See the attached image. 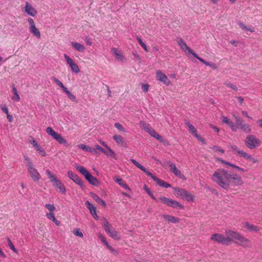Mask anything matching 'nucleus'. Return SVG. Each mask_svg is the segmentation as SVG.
I'll list each match as a JSON object with an SVG mask.
<instances>
[{
	"label": "nucleus",
	"mask_w": 262,
	"mask_h": 262,
	"mask_svg": "<svg viewBox=\"0 0 262 262\" xmlns=\"http://www.w3.org/2000/svg\"><path fill=\"white\" fill-rule=\"evenodd\" d=\"M211 179L213 182L225 189L229 188L230 186H239L243 184L241 176L223 168L215 170Z\"/></svg>",
	"instance_id": "1"
},
{
	"label": "nucleus",
	"mask_w": 262,
	"mask_h": 262,
	"mask_svg": "<svg viewBox=\"0 0 262 262\" xmlns=\"http://www.w3.org/2000/svg\"><path fill=\"white\" fill-rule=\"evenodd\" d=\"M46 173L55 189L58 190L61 193L65 194L66 193V188L61 181L58 180L49 169H47Z\"/></svg>",
	"instance_id": "2"
},
{
	"label": "nucleus",
	"mask_w": 262,
	"mask_h": 262,
	"mask_svg": "<svg viewBox=\"0 0 262 262\" xmlns=\"http://www.w3.org/2000/svg\"><path fill=\"white\" fill-rule=\"evenodd\" d=\"M24 158L25 163L27 167L28 172L31 178L34 182L38 181L40 179L39 173L37 171V169L35 168L34 165L28 156H25Z\"/></svg>",
	"instance_id": "3"
},
{
	"label": "nucleus",
	"mask_w": 262,
	"mask_h": 262,
	"mask_svg": "<svg viewBox=\"0 0 262 262\" xmlns=\"http://www.w3.org/2000/svg\"><path fill=\"white\" fill-rule=\"evenodd\" d=\"M75 167L77 170L84 176L85 178L90 184L94 186L98 184V181L97 178L93 176L85 167L80 165H77Z\"/></svg>",
	"instance_id": "4"
},
{
	"label": "nucleus",
	"mask_w": 262,
	"mask_h": 262,
	"mask_svg": "<svg viewBox=\"0 0 262 262\" xmlns=\"http://www.w3.org/2000/svg\"><path fill=\"white\" fill-rule=\"evenodd\" d=\"M246 145L250 149H254L260 144V141L253 135H248L245 140Z\"/></svg>",
	"instance_id": "5"
},
{
	"label": "nucleus",
	"mask_w": 262,
	"mask_h": 262,
	"mask_svg": "<svg viewBox=\"0 0 262 262\" xmlns=\"http://www.w3.org/2000/svg\"><path fill=\"white\" fill-rule=\"evenodd\" d=\"M46 132L59 144L63 145L67 144V140L62 137L60 134L55 132L52 127H48L46 128Z\"/></svg>",
	"instance_id": "6"
},
{
	"label": "nucleus",
	"mask_w": 262,
	"mask_h": 262,
	"mask_svg": "<svg viewBox=\"0 0 262 262\" xmlns=\"http://www.w3.org/2000/svg\"><path fill=\"white\" fill-rule=\"evenodd\" d=\"M178 45H179L180 48L185 52V54L190 58V54H192L194 57H195V54H196L188 46L186 45L185 41L182 38H179L177 40Z\"/></svg>",
	"instance_id": "7"
},
{
	"label": "nucleus",
	"mask_w": 262,
	"mask_h": 262,
	"mask_svg": "<svg viewBox=\"0 0 262 262\" xmlns=\"http://www.w3.org/2000/svg\"><path fill=\"white\" fill-rule=\"evenodd\" d=\"M104 228L105 231L110 236L116 240L120 239V236L118 235L117 232L113 227L110 226L109 223L107 220H105L104 222Z\"/></svg>",
	"instance_id": "8"
},
{
	"label": "nucleus",
	"mask_w": 262,
	"mask_h": 262,
	"mask_svg": "<svg viewBox=\"0 0 262 262\" xmlns=\"http://www.w3.org/2000/svg\"><path fill=\"white\" fill-rule=\"evenodd\" d=\"M63 56L67 64L69 65L71 71L76 74L80 72V69L74 60L66 54H64Z\"/></svg>",
	"instance_id": "9"
},
{
	"label": "nucleus",
	"mask_w": 262,
	"mask_h": 262,
	"mask_svg": "<svg viewBox=\"0 0 262 262\" xmlns=\"http://www.w3.org/2000/svg\"><path fill=\"white\" fill-rule=\"evenodd\" d=\"M28 21L29 25V31L34 36L37 38H40L41 36L39 30L36 27L35 22L32 18L29 17Z\"/></svg>",
	"instance_id": "10"
},
{
	"label": "nucleus",
	"mask_w": 262,
	"mask_h": 262,
	"mask_svg": "<svg viewBox=\"0 0 262 262\" xmlns=\"http://www.w3.org/2000/svg\"><path fill=\"white\" fill-rule=\"evenodd\" d=\"M225 234L227 245H229L232 241L237 239L239 233L230 230H226Z\"/></svg>",
	"instance_id": "11"
},
{
	"label": "nucleus",
	"mask_w": 262,
	"mask_h": 262,
	"mask_svg": "<svg viewBox=\"0 0 262 262\" xmlns=\"http://www.w3.org/2000/svg\"><path fill=\"white\" fill-rule=\"evenodd\" d=\"M24 11L27 15L32 17L35 16L37 14V10L35 9L32 5L28 2H26Z\"/></svg>",
	"instance_id": "12"
},
{
	"label": "nucleus",
	"mask_w": 262,
	"mask_h": 262,
	"mask_svg": "<svg viewBox=\"0 0 262 262\" xmlns=\"http://www.w3.org/2000/svg\"><path fill=\"white\" fill-rule=\"evenodd\" d=\"M236 240L238 241L236 243L243 247L246 248L251 246V242L250 240L244 237L241 234H239Z\"/></svg>",
	"instance_id": "13"
},
{
	"label": "nucleus",
	"mask_w": 262,
	"mask_h": 262,
	"mask_svg": "<svg viewBox=\"0 0 262 262\" xmlns=\"http://www.w3.org/2000/svg\"><path fill=\"white\" fill-rule=\"evenodd\" d=\"M210 238L212 241L216 242L218 243L227 245L226 237L223 234L214 233L211 235Z\"/></svg>",
	"instance_id": "14"
},
{
	"label": "nucleus",
	"mask_w": 262,
	"mask_h": 262,
	"mask_svg": "<svg viewBox=\"0 0 262 262\" xmlns=\"http://www.w3.org/2000/svg\"><path fill=\"white\" fill-rule=\"evenodd\" d=\"M170 171L172 172L176 176L180 179L186 180V177L182 173L181 171L177 168L176 165L173 163L169 164Z\"/></svg>",
	"instance_id": "15"
},
{
	"label": "nucleus",
	"mask_w": 262,
	"mask_h": 262,
	"mask_svg": "<svg viewBox=\"0 0 262 262\" xmlns=\"http://www.w3.org/2000/svg\"><path fill=\"white\" fill-rule=\"evenodd\" d=\"M221 119L223 122L227 124L233 132H237V127L235 126L234 123L230 119L225 116H222Z\"/></svg>",
	"instance_id": "16"
},
{
	"label": "nucleus",
	"mask_w": 262,
	"mask_h": 262,
	"mask_svg": "<svg viewBox=\"0 0 262 262\" xmlns=\"http://www.w3.org/2000/svg\"><path fill=\"white\" fill-rule=\"evenodd\" d=\"M68 175L69 178L73 180L75 183L77 184L80 186H82L83 185L82 180L79 178V177L77 174L74 173L71 171H69L68 172Z\"/></svg>",
	"instance_id": "17"
},
{
	"label": "nucleus",
	"mask_w": 262,
	"mask_h": 262,
	"mask_svg": "<svg viewBox=\"0 0 262 262\" xmlns=\"http://www.w3.org/2000/svg\"><path fill=\"white\" fill-rule=\"evenodd\" d=\"M195 54V57L196 58H197L199 61H200L202 63L205 64L206 66L210 67L211 69H212L213 70H215L217 68V66L215 63L207 62L206 60H205L204 59L200 57L196 54Z\"/></svg>",
	"instance_id": "18"
},
{
	"label": "nucleus",
	"mask_w": 262,
	"mask_h": 262,
	"mask_svg": "<svg viewBox=\"0 0 262 262\" xmlns=\"http://www.w3.org/2000/svg\"><path fill=\"white\" fill-rule=\"evenodd\" d=\"M90 196L99 204L105 207L106 206V203L104 201L101 199L97 194L93 192L90 193Z\"/></svg>",
	"instance_id": "19"
},
{
	"label": "nucleus",
	"mask_w": 262,
	"mask_h": 262,
	"mask_svg": "<svg viewBox=\"0 0 262 262\" xmlns=\"http://www.w3.org/2000/svg\"><path fill=\"white\" fill-rule=\"evenodd\" d=\"M162 217L167 221H168V223L176 224L180 222V219L179 218L170 215L163 214Z\"/></svg>",
	"instance_id": "20"
},
{
	"label": "nucleus",
	"mask_w": 262,
	"mask_h": 262,
	"mask_svg": "<svg viewBox=\"0 0 262 262\" xmlns=\"http://www.w3.org/2000/svg\"><path fill=\"white\" fill-rule=\"evenodd\" d=\"M174 193L178 198L184 199L186 190L180 188H174Z\"/></svg>",
	"instance_id": "21"
},
{
	"label": "nucleus",
	"mask_w": 262,
	"mask_h": 262,
	"mask_svg": "<svg viewBox=\"0 0 262 262\" xmlns=\"http://www.w3.org/2000/svg\"><path fill=\"white\" fill-rule=\"evenodd\" d=\"M243 227L247 229L249 231L258 232L259 228L256 226L250 224L248 222H245L243 224Z\"/></svg>",
	"instance_id": "22"
},
{
	"label": "nucleus",
	"mask_w": 262,
	"mask_h": 262,
	"mask_svg": "<svg viewBox=\"0 0 262 262\" xmlns=\"http://www.w3.org/2000/svg\"><path fill=\"white\" fill-rule=\"evenodd\" d=\"M112 52L114 55L115 56L117 59L124 61L125 60V58L123 56V55L121 53L120 51L117 48H114L112 49Z\"/></svg>",
	"instance_id": "23"
},
{
	"label": "nucleus",
	"mask_w": 262,
	"mask_h": 262,
	"mask_svg": "<svg viewBox=\"0 0 262 262\" xmlns=\"http://www.w3.org/2000/svg\"><path fill=\"white\" fill-rule=\"evenodd\" d=\"M238 128L241 129L242 132L247 134L250 133L252 131L251 126L245 122H244L240 125V126L238 127Z\"/></svg>",
	"instance_id": "24"
},
{
	"label": "nucleus",
	"mask_w": 262,
	"mask_h": 262,
	"mask_svg": "<svg viewBox=\"0 0 262 262\" xmlns=\"http://www.w3.org/2000/svg\"><path fill=\"white\" fill-rule=\"evenodd\" d=\"M72 46L77 51L80 52H83L85 50V47L81 43H78L75 41H72L71 42Z\"/></svg>",
	"instance_id": "25"
},
{
	"label": "nucleus",
	"mask_w": 262,
	"mask_h": 262,
	"mask_svg": "<svg viewBox=\"0 0 262 262\" xmlns=\"http://www.w3.org/2000/svg\"><path fill=\"white\" fill-rule=\"evenodd\" d=\"M156 77L157 80L161 82H165L167 80L166 75L160 70L157 71Z\"/></svg>",
	"instance_id": "26"
},
{
	"label": "nucleus",
	"mask_w": 262,
	"mask_h": 262,
	"mask_svg": "<svg viewBox=\"0 0 262 262\" xmlns=\"http://www.w3.org/2000/svg\"><path fill=\"white\" fill-rule=\"evenodd\" d=\"M113 139L116 141V142L119 145L122 146H125L126 145L125 142L123 139V138L120 135H116L113 136Z\"/></svg>",
	"instance_id": "27"
},
{
	"label": "nucleus",
	"mask_w": 262,
	"mask_h": 262,
	"mask_svg": "<svg viewBox=\"0 0 262 262\" xmlns=\"http://www.w3.org/2000/svg\"><path fill=\"white\" fill-rule=\"evenodd\" d=\"M115 182H116L117 183H118L120 186H121L123 188L129 190V187L126 184V183L121 178H114Z\"/></svg>",
	"instance_id": "28"
},
{
	"label": "nucleus",
	"mask_w": 262,
	"mask_h": 262,
	"mask_svg": "<svg viewBox=\"0 0 262 262\" xmlns=\"http://www.w3.org/2000/svg\"><path fill=\"white\" fill-rule=\"evenodd\" d=\"M46 217L50 220H52L56 225L59 226L60 224V223L59 221H58L56 217H55V215L54 214V213L53 212H49L47 213L46 214Z\"/></svg>",
	"instance_id": "29"
},
{
	"label": "nucleus",
	"mask_w": 262,
	"mask_h": 262,
	"mask_svg": "<svg viewBox=\"0 0 262 262\" xmlns=\"http://www.w3.org/2000/svg\"><path fill=\"white\" fill-rule=\"evenodd\" d=\"M154 181L157 183L158 185L164 188H168L171 186L170 184L158 178H154Z\"/></svg>",
	"instance_id": "30"
},
{
	"label": "nucleus",
	"mask_w": 262,
	"mask_h": 262,
	"mask_svg": "<svg viewBox=\"0 0 262 262\" xmlns=\"http://www.w3.org/2000/svg\"><path fill=\"white\" fill-rule=\"evenodd\" d=\"M12 93L13 96L12 97V99L16 102H18L20 100V97L18 94V92L16 90V88L14 86V85H12Z\"/></svg>",
	"instance_id": "31"
},
{
	"label": "nucleus",
	"mask_w": 262,
	"mask_h": 262,
	"mask_svg": "<svg viewBox=\"0 0 262 262\" xmlns=\"http://www.w3.org/2000/svg\"><path fill=\"white\" fill-rule=\"evenodd\" d=\"M170 207H173L174 208H179V209H183L184 207L183 205L180 204L178 201L171 200L170 203Z\"/></svg>",
	"instance_id": "32"
},
{
	"label": "nucleus",
	"mask_w": 262,
	"mask_h": 262,
	"mask_svg": "<svg viewBox=\"0 0 262 262\" xmlns=\"http://www.w3.org/2000/svg\"><path fill=\"white\" fill-rule=\"evenodd\" d=\"M79 147L81 149H82V150H84V151H89V152H96V151L95 150V149L94 148H92L90 147H89V146H87L86 145H84V144H80L78 145Z\"/></svg>",
	"instance_id": "33"
},
{
	"label": "nucleus",
	"mask_w": 262,
	"mask_h": 262,
	"mask_svg": "<svg viewBox=\"0 0 262 262\" xmlns=\"http://www.w3.org/2000/svg\"><path fill=\"white\" fill-rule=\"evenodd\" d=\"M107 150H105V152L104 154L108 157H113L115 159H117L116 154L114 151L112 150L110 147L108 148H107Z\"/></svg>",
	"instance_id": "34"
},
{
	"label": "nucleus",
	"mask_w": 262,
	"mask_h": 262,
	"mask_svg": "<svg viewBox=\"0 0 262 262\" xmlns=\"http://www.w3.org/2000/svg\"><path fill=\"white\" fill-rule=\"evenodd\" d=\"M210 148L212 149L214 152L217 153L219 155H223L224 154V150L221 148L219 146H213L210 147Z\"/></svg>",
	"instance_id": "35"
},
{
	"label": "nucleus",
	"mask_w": 262,
	"mask_h": 262,
	"mask_svg": "<svg viewBox=\"0 0 262 262\" xmlns=\"http://www.w3.org/2000/svg\"><path fill=\"white\" fill-rule=\"evenodd\" d=\"M217 160L219 162H220L222 164H226V165H228L229 166H230L231 167H233V168H235L236 169H239V167L237 166H236L234 164H231L228 162H227L221 158H217Z\"/></svg>",
	"instance_id": "36"
},
{
	"label": "nucleus",
	"mask_w": 262,
	"mask_h": 262,
	"mask_svg": "<svg viewBox=\"0 0 262 262\" xmlns=\"http://www.w3.org/2000/svg\"><path fill=\"white\" fill-rule=\"evenodd\" d=\"M159 200L160 201H161L163 204H165L167 206H169L171 199L165 196H161L159 198Z\"/></svg>",
	"instance_id": "37"
},
{
	"label": "nucleus",
	"mask_w": 262,
	"mask_h": 262,
	"mask_svg": "<svg viewBox=\"0 0 262 262\" xmlns=\"http://www.w3.org/2000/svg\"><path fill=\"white\" fill-rule=\"evenodd\" d=\"M194 199V196L192 194L186 191L183 199H185L187 201L190 202L193 201Z\"/></svg>",
	"instance_id": "38"
},
{
	"label": "nucleus",
	"mask_w": 262,
	"mask_h": 262,
	"mask_svg": "<svg viewBox=\"0 0 262 262\" xmlns=\"http://www.w3.org/2000/svg\"><path fill=\"white\" fill-rule=\"evenodd\" d=\"M187 126L188 127L189 132L191 133L194 136L196 134V129L194 128V127L189 122H187L186 123Z\"/></svg>",
	"instance_id": "39"
},
{
	"label": "nucleus",
	"mask_w": 262,
	"mask_h": 262,
	"mask_svg": "<svg viewBox=\"0 0 262 262\" xmlns=\"http://www.w3.org/2000/svg\"><path fill=\"white\" fill-rule=\"evenodd\" d=\"M233 118L235 119V122L236 123V126L238 127L240 125H241L244 122V120L242 118L239 117L238 116L233 115Z\"/></svg>",
	"instance_id": "40"
},
{
	"label": "nucleus",
	"mask_w": 262,
	"mask_h": 262,
	"mask_svg": "<svg viewBox=\"0 0 262 262\" xmlns=\"http://www.w3.org/2000/svg\"><path fill=\"white\" fill-rule=\"evenodd\" d=\"M35 149L38 151V152L41 155L42 157H45L46 156V152L45 149L40 145H38L35 147Z\"/></svg>",
	"instance_id": "41"
},
{
	"label": "nucleus",
	"mask_w": 262,
	"mask_h": 262,
	"mask_svg": "<svg viewBox=\"0 0 262 262\" xmlns=\"http://www.w3.org/2000/svg\"><path fill=\"white\" fill-rule=\"evenodd\" d=\"M85 204L90 212H92L96 210V208L88 201H86Z\"/></svg>",
	"instance_id": "42"
},
{
	"label": "nucleus",
	"mask_w": 262,
	"mask_h": 262,
	"mask_svg": "<svg viewBox=\"0 0 262 262\" xmlns=\"http://www.w3.org/2000/svg\"><path fill=\"white\" fill-rule=\"evenodd\" d=\"M130 161L135 165H136L140 169H141V170H144V167L141 165L140 163H139L136 160L132 159L130 160Z\"/></svg>",
	"instance_id": "43"
},
{
	"label": "nucleus",
	"mask_w": 262,
	"mask_h": 262,
	"mask_svg": "<svg viewBox=\"0 0 262 262\" xmlns=\"http://www.w3.org/2000/svg\"><path fill=\"white\" fill-rule=\"evenodd\" d=\"M7 241H8V246H9V247L10 248V249L15 253H17V251L16 250V249L15 248L14 246L13 245L12 242H11V241L10 240V239L8 237L7 238Z\"/></svg>",
	"instance_id": "44"
},
{
	"label": "nucleus",
	"mask_w": 262,
	"mask_h": 262,
	"mask_svg": "<svg viewBox=\"0 0 262 262\" xmlns=\"http://www.w3.org/2000/svg\"><path fill=\"white\" fill-rule=\"evenodd\" d=\"M239 155L247 160L251 155L242 150L241 151H239Z\"/></svg>",
	"instance_id": "45"
},
{
	"label": "nucleus",
	"mask_w": 262,
	"mask_h": 262,
	"mask_svg": "<svg viewBox=\"0 0 262 262\" xmlns=\"http://www.w3.org/2000/svg\"><path fill=\"white\" fill-rule=\"evenodd\" d=\"M73 232L76 236L82 237L83 236V233L80 231L79 229L75 228L73 230Z\"/></svg>",
	"instance_id": "46"
},
{
	"label": "nucleus",
	"mask_w": 262,
	"mask_h": 262,
	"mask_svg": "<svg viewBox=\"0 0 262 262\" xmlns=\"http://www.w3.org/2000/svg\"><path fill=\"white\" fill-rule=\"evenodd\" d=\"M45 207L50 211V212L53 213V212L55 210V207L54 206V205H52V204H47L45 205Z\"/></svg>",
	"instance_id": "47"
},
{
	"label": "nucleus",
	"mask_w": 262,
	"mask_h": 262,
	"mask_svg": "<svg viewBox=\"0 0 262 262\" xmlns=\"http://www.w3.org/2000/svg\"><path fill=\"white\" fill-rule=\"evenodd\" d=\"M230 147H231V150L234 154H238L239 155V151H241L242 150H240L239 149H238V147L236 145H231Z\"/></svg>",
	"instance_id": "48"
},
{
	"label": "nucleus",
	"mask_w": 262,
	"mask_h": 262,
	"mask_svg": "<svg viewBox=\"0 0 262 262\" xmlns=\"http://www.w3.org/2000/svg\"><path fill=\"white\" fill-rule=\"evenodd\" d=\"M139 126L143 128L146 131V128H148V127L149 126V125L146 124L144 121H141L139 122Z\"/></svg>",
	"instance_id": "49"
},
{
	"label": "nucleus",
	"mask_w": 262,
	"mask_h": 262,
	"mask_svg": "<svg viewBox=\"0 0 262 262\" xmlns=\"http://www.w3.org/2000/svg\"><path fill=\"white\" fill-rule=\"evenodd\" d=\"M148 133L149 134V135L151 136H153L154 135V134L156 132L154 129H152L150 126L148 127V128H146V130Z\"/></svg>",
	"instance_id": "50"
},
{
	"label": "nucleus",
	"mask_w": 262,
	"mask_h": 262,
	"mask_svg": "<svg viewBox=\"0 0 262 262\" xmlns=\"http://www.w3.org/2000/svg\"><path fill=\"white\" fill-rule=\"evenodd\" d=\"M58 85L62 88L63 91L68 95L70 92L68 89L63 84V83H58Z\"/></svg>",
	"instance_id": "51"
},
{
	"label": "nucleus",
	"mask_w": 262,
	"mask_h": 262,
	"mask_svg": "<svg viewBox=\"0 0 262 262\" xmlns=\"http://www.w3.org/2000/svg\"><path fill=\"white\" fill-rule=\"evenodd\" d=\"M144 189L146 190V191L148 193V195L151 196V198H152L154 200H156L155 196L154 195L153 193L150 191L149 188H147V187L145 185L144 186Z\"/></svg>",
	"instance_id": "52"
},
{
	"label": "nucleus",
	"mask_w": 262,
	"mask_h": 262,
	"mask_svg": "<svg viewBox=\"0 0 262 262\" xmlns=\"http://www.w3.org/2000/svg\"><path fill=\"white\" fill-rule=\"evenodd\" d=\"M67 95L71 100H72L73 102L77 103L78 101L75 95L72 94L71 92H70Z\"/></svg>",
	"instance_id": "53"
},
{
	"label": "nucleus",
	"mask_w": 262,
	"mask_h": 262,
	"mask_svg": "<svg viewBox=\"0 0 262 262\" xmlns=\"http://www.w3.org/2000/svg\"><path fill=\"white\" fill-rule=\"evenodd\" d=\"M114 126L118 129H119L120 130H121V131H123V132H125L124 128L119 123H115V124H114Z\"/></svg>",
	"instance_id": "54"
},
{
	"label": "nucleus",
	"mask_w": 262,
	"mask_h": 262,
	"mask_svg": "<svg viewBox=\"0 0 262 262\" xmlns=\"http://www.w3.org/2000/svg\"><path fill=\"white\" fill-rule=\"evenodd\" d=\"M149 84L148 83H142L141 84V88L143 90V91L144 92H147L149 89Z\"/></svg>",
	"instance_id": "55"
},
{
	"label": "nucleus",
	"mask_w": 262,
	"mask_h": 262,
	"mask_svg": "<svg viewBox=\"0 0 262 262\" xmlns=\"http://www.w3.org/2000/svg\"><path fill=\"white\" fill-rule=\"evenodd\" d=\"M99 238L106 246L109 245L108 242L106 241L105 237L103 235L101 234L99 235Z\"/></svg>",
	"instance_id": "56"
},
{
	"label": "nucleus",
	"mask_w": 262,
	"mask_h": 262,
	"mask_svg": "<svg viewBox=\"0 0 262 262\" xmlns=\"http://www.w3.org/2000/svg\"><path fill=\"white\" fill-rule=\"evenodd\" d=\"M144 171L147 176L151 177L154 180V178H157L156 176H154L151 172L147 170L145 167H144V170H142Z\"/></svg>",
	"instance_id": "57"
},
{
	"label": "nucleus",
	"mask_w": 262,
	"mask_h": 262,
	"mask_svg": "<svg viewBox=\"0 0 262 262\" xmlns=\"http://www.w3.org/2000/svg\"><path fill=\"white\" fill-rule=\"evenodd\" d=\"M152 137L155 138V139L158 140L160 142H163V138L162 136H161L159 134H158L157 132H156L154 134V135L152 136Z\"/></svg>",
	"instance_id": "58"
},
{
	"label": "nucleus",
	"mask_w": 262,
	"mask_h": 262,
	"mask_svg": "<svg viewBox=\"0 0 262 262\" xmlns=\"http://www.w3.org/2000/svg\"><path fill=\"white\" fill-rule=\"evenodd\" d=\"M226 85L228 88H231L234 90L237 91V87L234 84H233L232 83H227Z\"/></svg>",
	"instance_id": "59"
},
{
	"label": "nucleus",
	"mask_w": 262,
	"mask_h": 262,
	"mask_svg": "<svg viewBox=\"0 0 262 262\" xmlns=\"http://www.w3.org/2000/svg\"><path fill=\"white\" fill-rule=\"evenodd\" d=\"M248 161L251 162L252 163L254 164L258 162V160L252 157L251 155L250 156L249 158L247 160Z\"/></svg>",
	"instance_id": "60"
},
{
	"label": "nucleus",
	"mask_w": 262,
	"mask_h": 262,
	"mask_svg": "<svg viewBox=\"0 0 262 262\" xmlns=\"http://www.w3.org/2000/svg\"><path fill=\"white\" fill-rule=\"evenodd\" d=\"M0 107L3 112H4L7 115L9 114L8 109L6 106L1 105Z\"/></svg>",
	"instance_id": "61"
},
{
	"label": "nucleus",
	"mask_w": 262,
	"mask_h": 262,
	"mask_svg": "<svg viewBox=\"0 0 262 262\" xmlns=\"http://www.w3.org/2000/svg\"><path fill=\"white\" fill-rule=\"evenodd\" d=\"M30 143L32 145V146L35 148L36 146H37L38 144H37V142L35 141V140L32 138V139L30 141Z\"/></svg>",
	"instance_id": "62"
},
{
	"label": "nucleus",
	"mask_w": 262,
	"mask_h": 262,
	"mask_svg": "<svg viewBox=\"0 0 262 262\" xmlns=\"http://www.w3.org/2000/svg\"><path fill=\"white\" fill-rule=\"evenodd\" d=\"M194 136L197 138L198 140H199L200 141L202 142L203 143H205V140L201 137V135H198L196 133V134H195Z\"/></svg>",
	"instance_id": "63"
},
{
	"label": "nucleus",
	"mask_w": 262,
	"mask_h": 262,
	"mask_svg": "<svg viewBox=\"0 0 262 262\" xmlns=\"http://www.w3.org/2000/svg\"><path fill=\"white\" fill-rule=\"evenodd\" d=\"M95 147L96 149L100 150L102 152H103V153L105 152V150L104 148H103L102 147H101L100 146H99V145H96L95 146Z\"/></svg>",
	"instance_id": "64"
}]
</instances>
